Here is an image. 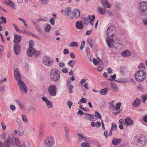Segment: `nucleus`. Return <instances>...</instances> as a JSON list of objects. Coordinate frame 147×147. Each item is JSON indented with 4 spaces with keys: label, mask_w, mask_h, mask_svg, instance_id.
I'll return each instance as SVG.
<instances>
[{
    "label": "nucleus",
    "mask_w": 147,
    "mask_h": 147,
    "mask_svg": "<svg viewBox=\"0 0 147 147\" xmlns=\"http://www.w3.org/2000/svg\"><path fill=\"white\" fill-rule=\"evenodd\" d=\"M49 22L52 25H54L55 24V20L53 18H51L49 20Z\"/></svg>",
    "instance_id": "5fc2aeb1"
},
{
    "label": "nucleus",
    "mask_w": 147,
    "mask_h": 147,
    "mask_svg": "<svg viewBox=\"0 0 147 147\" xmlns=\"http://www.w3.org/2000/svg\"><path fill=\"white\" fill-rule=\"evenodd\" d=\"M46 103L49 108H51L52 107L53 105H52V102L49 100Z\"/></svg>",
    "instance_id": "c9c22d12"
},
{
    "label": "nucleus",
    "mask_w": 147,
    "mask_h": 147,
    "mask_svg": "<svg viewBox=\"0 0 147 147\" xmlns=\"http://www.w3.org/2000/svg\"><path fill=\"white\" fill-rule=\"evenodd\" d=\"M67 104L68 105L69 108L70 109L71 108V106L72 105L73 103L70 100H69L67 101Z\"/></svg>",
    "instance_id": "8fccbe9b"
},
{
    "label": "nucleus",
    "mask_w": 147,
    "mask_h": 147,
    "mask_svg": "<svg viewBox=\"0 0 147 147\" xmlns=\"http://www.w3.org/2000/svg\"><path fill=\"white\" fill-rule=\"evenodd\" d=\"M10 109L13 111H14V110H15L16 109L15 106L14 105H10Z\"/></svg>",
    "instance_id": "680f3d73"
},
{
    "label": "nucleus",
    "mask_w": 147,
    "mask_h": 147,
    "mask_svg": "<svg viewBox=\"0 0 147 147\" xmlns=\"http://www.w3.org/2000/svg\"><path fill=\"white\" fill-rule=\"evenodd\" d=\"M69 46L71 47H77L78 46V43L76 42H71L69 44Z\"/></svg>",
    "instance_id": "72a5a7b5"
},
{
    "label": "nucleus",
    "mask_w": 147,
    "mask_h": 147,
    "mask_svg": "<svg viewBox=\"0 0 147 147\" xmlns=\"http://www.w3.org/2000/svg\"><path fill=\"white\" fill-rule=\"evenodd\" d=\"M51 29V26L49 24H47L45 28V30L47 32H49Z\"/></svg>",
    "instance_id": "473e14b6"
},
{
    "label": "nucleus",
    "mask_w": 147,
    "mask_h": 147,
    "mask_svg": "<svg viewBox=\"0 0 147 147\" xmlns=\"http://www.w3.org/2000/svg\"><path fill=\"white\" fill-rule=\"evenodd\" d=\"M96 126L98 128L101 126L100 123L99 122H97L95 123Z\"/></svg>",
    "instance_id": "338daca9"
},
{
    "label": "nucleus",
    "mask_w": 147,
    "mask_h": 147,
    "mask_svg": "<svg viewBox=\"0 0 147 147\" xmlns=\"http://www.w3.org/2000/svg\"><path fill=\"white\" fill-rule=\"evenodd\" d=\"M139 9L143 15H147V3L145 1L140 3Z\"/></svg>",
    "instance_id": "423d86ee"
},
{
    "label": "nucleus",
    "mask_w": 147,
    "mask_h": 147,
    "mask_svg": "<svg viewBox=\"0 0 147 147\" xmlns=\"http://www.w3.org/2000/svg\"><path fill=\"white\" fill-rule=\"evenodd\" d=\"M64 131L65 138L68 140L69 138V128L66 126H64Z\"/></svg>",
    "instance_id": "f3484780"
},
{
    "label": "nucleus",
    "mask_w": 147,
    "mask_h": 147,
    "mask_svg": "<svg viewBox=\"0 0 147 147\" xmlns=\"http://www.w3.org/2000/svg\"><path fill=\"white\" fill-rule=\"evenodd\" d=\"M40 54V52L39 51H36L35 50V54L34 55L36 57H37L39 56Z\"/></svg>",
    "instance_id": "6e6d98bb"
},
{
    "label": "nucleus",
    "mask_w": 147,
    "mask_h": 147,
    "mask_svg": "<svg viewBox=\"0 0 147 147\" xmlns=\"http://www.w3.org/2000/svg\"><path fill=\"white\" fill-rule=\"evenodd\" d=\"M49 75L51 80L54 82H56L59 78L60 72L57 69L53 68L50 71Z\"/></svg>",
    "instance_id": "7ed1b4c3"
},
{
    "label": "nucleus",
    "mask_w": 147,
    "mask_h": 147,
    "mask_svg": "<svg viewBox=\"0 0 147 147\" xmlns=\"http://www.w3.org/2000/svg\"><path fill=\"white\" fill-rule=\"evenodd\" d=\"M16 121L17 124L19 125H20L21 124V121L18 118H16L15 119Z\"/></svg>",
    "instance_id": "de8ad7c7"
},
{
    "label": "nucleus",
    "mask_w": 147,
    "mask_h": 147,
    "mask_svg": "<svg viewBox=\"0 0 147 147\" xmlns=\"http://www.w3.org/2000/svg\"><path fill=\"white\" fill-rule=\"evenodd\" d=\"M98 12L101 15H103L105 13V9H102L101 7H99L98 9Z\"/></svg>",
    "instance_id": "bb28decb"
},
{
    "label": "nucleus",
    "mask_w": 147,
    "mask_h": 147,
    "mask_svg": "<svg viewBox=\"0 0 147 147\" xmlns=\"http://www.w3.org/2000/svg\"><path fill=\"white\" fill-rule=\"evenodd\" d=\"M140 100L138 98H136L132 102V105L134 107H138L140 104Z\"/></svg>",
    "instance_id": "a211bd4d"
},
{
    "label": "nucleus",
    "mask_w": 147,
    "mask_h": 147,
    "mask_svg": "<svg viewBox=\"0 0 147 147\" xmlns=\"http://www.w3.org/2000/svg\"><path fill=\"white\" fill-rule=\"evenodd\" d=\"M18 19L20 21L22 22L24 24V25L26 27H27L28 26V25L26 24L25 21L23 19L20 18H18Z\"/></svg>",
    "instance_id": "c03bdc74"
},
{
    "label": "nucleus",
    "mask_w": 147,
    "mask_h": 147,
    "mask_svg": "<svg viewBox=\"0 0 147 147\" xmlns=\"http://www.w3.org/2000/svg\"><path fill=\"white\" fill-rule=\"evenodd\" d=\"M14 53L16 55H18L21 52V46L19 43L15 44L13 47Z\"/></svg>",
    "instance_id": "9d476101"
},
{
    "label": "nucleus",
    "mask_w": 147,
    "mask_h": 147,
    "mask_svg": "<svg viewBox=\"0 0 147 147\" xmlns=\"http://www.w3.org/2000/svg\"><path fill=\"white\" fill-rule=\"evenodd\" d=\"M93 62L94 65H96L98 64V61L97 59L95 58L93 59Z\"/></svg>",
    "instance_id": "69168bd1"
},
{
    "label": "nucleus",
    "mask_w": 147,
    "mask_h": 147,
    "mask_svg": "<svg viewBox=\"0 0 147 147\" xmlns=\"http://www.w3.org/2000/svg\"><path fill=\"white\" fill-rule=\"evenodd\" d=\"M73 88V86L72 85H70L69 86V92L70 93H71L73 92L72 89Z\"/></svg>",
    "instance_id": "603ef678"
},
{
    "label": "nucleus",
    "mask_w": 147,
    "mask_h": 147,
    "mask_svg": "<svg viewBox=\"0 0 147 147\" xmlns=\"http://www.w3.org/2000/svg\"><path fill=\"white\" fill-rule=\"evenodd\" d=\"M119 40L118 39H117L116 40H115V41L114 42H115L114 45H115V46L113 47H115V45L116 44H117V46L118 47H119L120 48H121V47H122V45L121 43H119Z\"/></svg>",
    "instance_id": "c85d7f7f"
},
{
    "label": "nucleus",
    "mask_w": 147,
    "mask_h": 147,
    "mask_svg": "<svg viewBox=\"0 0 147 147\" xmlns=\"http://www.w3.org/2000/svg\"><path fill=\"white\" fill-rule=\"evenodd\" d=\"M12 144H17L19 143V140L17 138H12Z\"/></svg>",
    "instance_id": "cd10ccee"
},
{
    "label": "nucleus",
    "mask_w": 147,
    "mask_h": 147,
    "mask_svg": "<svg viewBox=\"0 0 147 147\" xmlns=\"http://www.w3.org/2000/svg\"><path fill=\"white\" fill-rule=\"evenodd\" d=\"M69 51L67 49H64L63 52V53L64 54L66 55L69 53Z\"/></svg>",
    "instance_id": "774afa93"
},
{
    "label": "nucleus",
    "mask_w": 147,
    "mask_h": 147,
    "mask_svg": "<svg viewBox=\"0 0 147 147\" xmlns=\"http://www.w3.org/2000/svg\"><path fill=\"white\" fill-rule=\"evenodd\" d=\"M4 3L7 5H9L12 9L15 8L16 4L11 0H9L8 1H5Z\"/></svg>",
    "instance_id": "2eb2a0df"
},
{
    "label": "nucleus",
    "mask_w": 147,
    "mask_h": 147,
    "mask_svg": "<svg viewBox=\"0 0 147 147\" xmlns=\"http://www.w3.org/2000/svg\"><path fill=\"white\" fill-rule=\"evenodd\" d=\"M130 52L128 50L124 51L121 53L122 55L124 57L129 56L130 55Z\"/></svg>",
    "instance_id": "393cba45"
},
{
    "label": "nucleus",
    "mask_w": 147,
    "mask_h": 147,
    "mask_svg": "<svg viewBox=\"0 0 147 147\" xmlns=\"http://www.w3.org/2000/svg\"><path fill=\"white\" fill-rule=\"evenodd\" d=\"M108 91V88H105L104 89H102L100 90V94L102 95H105L106 94Z\"/></svg>",
    "instance_id": "2f4dec72"
},
{
    "label": "nucleus",
    "mask_w": 147,
    "mask_h": 147,
    "mask_svg": "<svg viewBox=\"0 0 147 147\" xmlns=\"http://www.w3.org/2000/svg\"><path fill=\"white\" fill-rule=\"evenodd\" d=\"M80 102H81L83 103H86L87 102V100L86 98H83L80 100Z\"/></svg>",
    "instance_id": "864d4df0"
},
{
    "label": "nucleus",
    "mask_w": 147,
    "mask_h": 147,
    "mask_svg": "<svg viewBox=\"0 0 147 147\" xmlns=\"http://www.w3.org/2000/svg\"><path fill=\"white\" fill-rule=\"evenodd\" d=\"M57 88L56 86L51 85L48 88V92L49 95L51 96H54L56 95Z\"/></svg>",
    "instance_id": "1a4fd4ad"
},
{
    "label": "nucleus",
    "mask_w": 147,
    "mask_h": 147,
    "mask_svg": "<svg viewBox=\"0 0 147 147\" xmlns=\"http://www.w3.org/2000/svg\"><path fill=\"white\" fill-rule=\"evenodd\" d=\"M121 105V103L120 102H119L117 104L115 107V110L117 111L119 110L120 108Z\"/></svg>",
    "instance_id": "4c0bfd02"
},
{
    "label": "nucleus",
    "mask_w": 147,
    "mask_h": 147,
    "mask_svg": "<svg viewBox=\"0 0 147 147\" xmlns=\"http://www.w3.org/2000/svg\"><path fill=\"white\" fill-rule=\"evenodd\" d=\"M14 77L16 80L18 81V82H19V81L21 80V77L20 75H18L17 76L14 75Z\"/></svg>",
    "instance_id": "f704fd0d"
},
{
    "label": "nucleus",
    "mask_w": 147,
    "mask_h": 147,
    "mask_svg": "<svg viewBox=\"0 0 147 147\" xmlns=\"http://www.w3.org/2000/svg\"><path fill=\"white\" fill-rule=\"evenodd\" d=\"M45 145L47 147H52L55 143V139L53 136L47 137L44 142Z\"/></svg>",
    "instance_id": "39448f33"
},
{
    "label": "nucleus",
    "mask_w": 147,
    "mask_h": 147,
    "mask_svg": "<svg viewBox=\"0 0 147 147\" xmlns=\"http://www.w3.org/2000/svg\"><path fill=\"white\" fill-rule=\"evenodd\" d=\"M111 86L113 92H116L117 90L118 86L116 84L113 83H111Z\"/></svg>",
    "instance_id": "5701e85b"
},
{
    "label": "nucleus",
    "mask_w": 147,
    "mask_h": 147,
    "mask_svg": "<svg viewBox=\"0 0 147 147\" xmlns=\"http://www.w3.org/2000/svg\"><path fill=\"white\" fill-rule=\"evenodd\" d=\"M22 121L25 123L26 122L28 121V119L27 118L26 116L24 115H22Z\"/></svg>",
    "instance_id": "79ce46f5"
},
{
    "label": "nucleus",
    "mask_w": 147,
    "mask_h": 147,
    "mask_svg": "<svg viewBox=\"0 0 147 147\" xmlns=\"http://www.w3.org/2000/svg\"><path fill=\"white\" fill-rule=\"evenodd\" d=\"M11 143H12V138L9 137L7 140H5L2 147H10Z\"/></svg>",
    "instance_id": "f8f14e48"
},
{
    "label": "nucleus",
    "mask_w": 147,
    "mask_h": 147,
    "mask_svg": "<svg viewBox=\"0 0 147 147\" xmlns=\"http://www.w3.org/2000/svg\"><path fill=\"white\" fill-rule=\"evenodd\" d=\"M24 129L22 128L21 126L19 127L18 130L15 129L13 131V133L15 135H16L18 134L20 136L23 135L24 134Z\"/></svg>",
    "instance_id": "9b49d317"
},
{
    "label": "nucleus",
    "mask_w": 147,
    "mask_h": 147,
    "mask_svg": "<svg viewBox=\"0 0 147 147\" xmlns=\"http://www.w3.org/2000/svg\"><path fill=\"white\" fill-rule=\"evenodd\" d=\"M117 127V126L116 123H112V124L111 129L113 131H115L116 130Z\"/></svg>",
    "instance_id": "ea45409f"
},
{
    "label": "nucleus",
    "mask_w": 147,
    "mask_h": 147,
    "mask_svg": "<svg viewBox=\"0 0 147 147\" xmlns=\"http://www.w3.org/2000/svg\"><path fill=\"white\" fill-rule=\"evenodd\" d=\"M121 141V139L119 138L117 139L116 138H114L112 141V144L114 145H117L119 144Z\"/></svg>",
    "instance_id": "4be33fe9"
},
{
    "label": "nucleus",
    "mask_w": 147,
    "mask_h": 147,
    "mask_svg": "<svg viewBox=\"0 0 147 147\" xmlns=\"http://www.w3.org/2000/svg\"><path fill=\"white\" fill-rule=\"evenodd\" d=\"M26 52L27 55L29 57H31L34 54L35 50L34 49L28 48Z\"/></svg>",
    "instance_id": "ddd939ff"
},
{
    "label": "nucleus",
    "mask_w": 147,
    "mask_h": 147,
    "mask_svg": "<svg viewBox=\"0 0 147 147\" xmlns=\"http://www.w3.org/2000/svg\"><path fill=\"white\" fill-rule=\"evenodd\" d=\"M18 84L21 92L26 93L27 92L28 89L24 82L22 81H19L18 82Z\"/></svg>",
    "instance_id": "6e6552de"
},
{
    "label": "nucleus",
    "mask_w": 147,
    "mask_h": 147,
    "mask_svg": "<svg viewBox=\"0 0 147 147\" xmlns=\"http://www.w3.org/2000/svg\"><path fill=\"white\" fill-rule=\"evenodd\" d=\"M147 99V95H144L142 97V100H143V102L144 103L145 102V101Z\"/></svg>",
    "instance_id": "bf43d9fd"
},
{
    "label": "nucleus",
    "mask_w": 147,
    "mask_h": 147,
    "mask_svg": "<svg viewBox=\"0 0 147 147\" xmlns=\"http://www.w3.org/2000/svg\"><path fill=\"white\" fill-rule=\"evenodd\" d=\"M115 30V28L113 25H111L109 27L107 30L106 34L107 37L106 38V41L108 47L111 48H112L115 46V42L112 37L115 35V34L114 33Z\"/></svg>",
    "instance_id": "f257e3e1"
},
{
    "label": "nucleus",
    "mask_w": 147,
    "mask_h": 147,
    "mask_svg": "<svg viewBox=\"0 0 147 147\" xmlns=\"http://www.w3.org/2000/svg\"><path fill=\"white\" fill-rule=\"evenodd\" d=\"M146 142V137L143 135L140 134L137 136L136 138L134 140L133 143L136 146L142 147L145 145Z\"/></svg>",
    "instance_id": "f03ea898"
},
{
    "label": "nucleus",
    "mask_w": 147,
    "mask_h": 147,
    "mask_svg": "<svg viewBox=\"0 0 147 147\" xmlns=\"http://www.w3.org/2000/svg\"><path fill=\"white\" fill-rule=\"evenodd\" d=\"M65 15L67 16L69 15H71V14L73 16V13L72 11H71V9L69 7H67L64 10Z\"/></svg>",
    "instance_id": "dca6fc26"
},
{
    "label": "nucleus",
    "mask_w": 147,
    "mask_h": 147,
    "mask_svg": "<svg viewBox=\"0 0 147 147\" xmlns=\"http://www.w3.org/2000/svg\"><path fill=\"white\" fill-rule=\"evenodd\" d=\"M88 144V143L86 142H82L81 144V146L82 147H85Z\"/></svg>",
    "instance_id": "052dcab7"
},
{
    "label": "nucleus",
    "mask_w": 147,
    "mask_h": 147,
    "mask_svg": "<svg viewBox=\"0 0 147 147\" xmlns=\"http://www.w3.org/2000/svg\"><path fill=\"white\" fill-rule=\"evenodd\" d=\"M49 0H39L40 3L42 5L47 4Z\"/></svg>",
    "instance_id": "e433bc0d"
},
{
    "label": "nucleus",
    "mask_w": 147,
    "mask_h": 147,
    "mask_svg": "<svg viewBox=\"0 0 147 147\" xmlns=\"http://www.w3.org/2000/svg\"><path fill=\"white\" fill-rule=\"evenodd\" d=\"M125 123L127 125H130L133 123L132 120L130 117H128L125 119Z\"/></svg>",
    "instance_id": "412c9836"
},
{
    "label": "nucleus",
    "mask_w": 147,
    "mask_h": 147,
    "mask_svg": "<svg viewBox=\"0 0 147 147\" xmlns=\"http://www.w3.org/2000/svg\"><path fill=\"white\" fill-rule=\"evenodd\" d=\"M42 60L43 63L48 67L51 66L53 62V59L50 57L46 56L42 58Z\"/></svg>",
    "instance_id": "0eeeda50"
},
{
    "label": "nucleus",
    "mask_w": 147,
    "mask_h": 147,
    "mask_svg": "<svg viewBox=\"0 0 147 147\" xmlns=\"http://www.w3.org/2000/svg\"><path fill=\"white\" fill-rule=\"evenodd\" d=\"M19 75H20L19 70L18 69L16 68L15 70L14 76H17Z\"/></svg>",
    "instance_id": "a18cd8bd"
},
{
    "label": "nucleus",
    "mask_w": 147,
    "mask_h": 147,
    "mask_svg": "<svg viewBox=\"0 0 147 147\" xmlns=\"http://www.w3.org/2000/svg\"><path fill=\"white\" fill-rule=\"evenodd\" d=\"M91 20V17L89 16L88 18H83V20L84 21V23L85 24H88L90 21Z\"/></svg>",
    "instance_id": "b1692460"
},
{
    "label": "nucleus",
    "mask_w": 147,
    "mask_h": 147,
    "mask_svg": "<svg viewBox=\"0 0 147 147\" xmlns=\"http://www.w3.org/2000/svg\"><path fill=\"white\" fill-rule=\"evenodd\" d=\"M0 18L1 19L3 23L5 24L7 23L6 18L2 16Z\"/></svg>",
    "instance_id": "09e8293b"
},
{
    "label": "nucleus",
    "mask_w": 147,
    "mask_h": 147,
    "mask_svg": "<svg viewBox=\"0 0 147 147\" xmlns=\"http://www.w3.org/2000/svg\"><path fill=\"white\" fill-rule=\"evenodd\" d=\"M16 102L19 105L21 108H22L20 100L18 99H17L15 100Z\"/></svg>",
    "instance_id": "13d9d810"
},
{
    "label": "nucleus",
    "mask_w": 147,
    "mask_h": 147,
    "mask_svg": "<svg viewBox=\"0 0 147 147\" xmlns=\"http://www.w3.org/2000/svg\"><path fill=\"white\" fill-rule=\"evenodd\" d=\"M62 71L63 73L65 74L67 73L68 72L67 68H63L62 69Z\"/></svg>",
    "instance_id": "e2e57ef3"
},
{
    "label": "nucleus",
    "mask_w": 147,
    "mask_h": 147,
    "mask_svg": "<svg viewBox=\"0 0 147 147\" xmlns=\"http://www.w3.org/2000/svg\"><path fill=\"white\" fill-rule=\"evenodd\" d=\"M85 41L84 40H82L80 47V49L81 50H82L84 49V47L85 45Z\"/></svg>",
    "instance_id": "49530a36"
},
{
    "label": "nucleus",
    "mask_w": 147,
    "mask_h": 147,
    "mask_svg": "<svg viewBox=\"0 0 147 147\" xmlns=\"http://www.w3.org/2000/svg\"><path fill=\"white\" fill-rule=\"evenodd\" d=\"M74 11L75 17L76 18L79 17L80 15L79 10L77 9H75Z\"/></svg>",
    "instance_id": "a878e982"
},
{
    "label": "nucleus",
    "mask_w": 147,
    "mask_h": 147,
    "mask_svg": "<svg viewBox=\"0 0 147 147\" xmlns=\"http://www.w3.org/2000/svg\"><path fill=\"white\" fill-rule=\"evenodd\" d=\"M35 27L38 31L40 33L44 34V32L41 30L40 28L38 25Z\"/></svg>",
    "instance_id": "a19ab883"
},
{
    "label": "nucleus",
    "mask_w": 147,
    "mask_h": 147,
    "mask_svg": "<svg viewBox=\"0 0 147 147\" xmlns=\"http://www.w3.org/2000/svg\"><path fill=\"white\" fill-rule=\"evenodd\" d=\"M29 48H28L33 49L32 48L34 47V43L33 41L31 40L29 42Z\"/></svg>",
    "instance_id": "58836bf2"
},
{
    "label": "nucleus",
    "mask_w": 147,
    "mask_h": 147,
    "mask_svg": "<svg viewBox=\"0 0 147 147\" xmlns=\"http://www.w3.org/2000/svg\"><path fill=\"white\" fill-rule=\"evenodd\" d=\"M95 115H94L96 117L98 118L99 119H101V116L100 114L97 111L95 112Z\"/></svg>",
    "instance_id": "37998d69"
},
{
    "label": "nucleus",
    "mask_w": 147,
    "mask_h": 147,
    "mask_svg": "<svg viewBox=\"0 0 147 147\" xmlns=\"http://www.w3.org/2000/svg\"><path fill=\"white\" fill-rule=\"evenodd\" d=\"M22 38V36L17 34H14L13 42L15 44L19 43L21 41Z\"/></svg>",
    "instance_id": "4468645a"
},
{
    "label": "nucleus",
    "mask_w": 147,
    "mask_h": 147,
    "mask_svg": "<svg viewBox=\"0 0 147 147\" xmlns=\"http://www.w3.org/2000/svg\"><path fill=\"white\" fill-rule=\"evenodd\" d=\"M76 28L78 29H82L83 26L82 21H78L76 23Z\"/></svg>",
    "instance_id": "aec40b11"
},
{
    "label": "nucleus",
    "mask_w": 147,
    "mask_h": 147,
    "mask_svg": "<svg viewBox=\"0 0 147 147\" xmlns=\"http://www.w3.org/2000/svg\"><path fill=\"white\" fill-rule=\"evenodd\" d=\"M59 65L60 67H64L65 66V64L63 62L59 63Z\"/></svg>",
    "instance_id": "0e129e2a"
},
{
    "label": "nucleus",
    "mask_w": 147,
    "mask_h": 147,
    "mask_svg": "<svg viewBox=\"0 0 147 147\" xmlns=\"http://www.w3.org/2000/svg\"><path fill=\"white\" fill-rule=\"evenodd\" d=\"M76 62L75 61L71 60L68 63V64L71 67L73 68Z\"/></svg>",
    "instance_id": "7c9ffc66"
},
{
    "label": "nucleus",
    "mask_w": 147,
    "mask_h": 147,
    "mask_svg": "<svg viewBox=\"0 0 147 147\" xmlns=\"http://www.w3.org/2000/svg\"><path fill=\"white\" fill-rule=\"evenodd\" d=\"M1 127L3 130H5L6 129V126L3 122H2L1 124Z\"/></svg>",
    "instance_id": "4d7b16f0"
},
{
    "label": "nucleus",
    "mask_w": 147,
    "mask_h": 147,
    "mask_svg": "<svg viewBox=\"0 0 147 147\" xmlns=\"http://www.w3.org/2000/svg\"><path fill=\"white\" fill-rule=\"evenodd\" d=\"M125 67H124L122 66L120 67V72L122 74L124 73V71L125 70Z\"/></svg>",
    "instance_id": "3c124183"
},
{
    "label": "nucleus",
    "mask_w": 147,
    "mask_h": 147,
    "mask_svg": "<svg viewBox=\"0 0 147 147\" xmlns=\"http://www.w3.org/2000/svg\"><path fill=\"white\" fill-rule=\"evenodd\" d=\"M135 76L137 81L141 82L146 79V75L144 70L140 69L135 73Z\"/></svg>",
    "instance_id": "20e7f679"
},
{
    "label": "nucleus",
    "mask_w": 147,
    "mask_h": 147,
    "mask_svg": "<svg viewBox=\"0 0 147 147\" xmlns=\"http://www.w3.org/2000/svg\"><path fill=\"white\" fill-rule=\"evenodd\" d=\"M101 2L103 6L108 8L111 7V5L108 2V0H101Z\"/></svg>",
    "instance_id": "6ab92c4d"
},
{
    "label": "nucleus",
    "mask_w": 147,
    "mask_h": 147,
    "mask_svg": "<svg viewBox=\"0 0 147 147\" xmlns=\"http://www.w3.org/2000/svg\"><path fill=\"white\" fill-rule=\"evenodd\" d=\"M9 137H10L9 136H7L5 133H3L1 136L2 139L4 140H7Z\"/></svg>",
    "instance_id": "c756f323"
}]
</instances>
